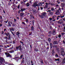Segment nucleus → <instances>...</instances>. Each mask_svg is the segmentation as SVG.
<instances>
[{
  "instance_id": "1",
  "label": "nucleus",
  "mask_w": 65,
  "mask_h": 65,
  "mask_svg": "<svg viewBox=\"0 0 65 65\" xmlns=\"http://www.w3.org/2000/svg\"><path fill=\"white\" fill-rule=\"evenodd\" d=\"M8 25L9 26H10V27L12 25V21H10L8 22Z\"/></svg>"
},
{
  "instance_id": "2",
  "label": "nucleus",
  "mask_w": 65,
  "mask_h": 65,
  "mask_svg": "<svg viewBox=\"0 0 65 65\" xmlns=\"http://www.w3.org/2000/svg\"><path fill=\"white\" fill-rule=\"evenodd\" d=\"M5 54L6 55L7 57H11V56L8 53L6 52L5 53Z\"/></svg>"
},
{
  "instance_id": "3",
  "label": "nucleus",
  "mask_w": 65,
  "mask_h": 65,
  "mask_svg": "<svg viewBox=\"0 0 65 65\" xmlns=\"http://www.w3.org/2000/svg\"><path fill=\"white\" fill-rule=\"evenodd\" d=\"M37 6H38V5L37 4L36 2H35L34 3L33 5L32 6L33 7H36Z\"/></svg>"
},
{
  "instance_id": "4",
  "label": "nucleus",
  "mask_w": 65,
  "mask_h": 65,
  "mask_svg": "<svg viewBox=\"0 0 65 65\" xmlns=\"http://www.w3.org/2000/svg\"><path fill=\"white\" fill-rule=\"evenodd\" d=\"M3 62V58L0 57V63L1 64H2V63Z\"/></svg>"
},
{
  "instance_id": "5",
  "label": "nucleus",
  "mask_w": 65,
  "mask_h": 65,
  "mask_svg": "<svg viewBox=\"0 0 65 65\" xmlns=\"http://www.w3.org/2000/svg\"><path fill=\"white\" fill-rule=\"evenodd\" d=\"M58 24H61V23L62 24L63 23V20L61 19L60 20L58 21Z\"/></svg>"
},
{
  "instance_id": "6",
  "label": "nucleus",
  "mask_w": 65,
  "mask_h": 65,
  "mask_svg": "<svg viewBox=\"0 0 65 65\" xmlns=\"http://www.w3.org/2000/svg\"><path fill=\"white\" fill-rule=\"evenodd\" d=\"M32 11L33 13H37V11L35 9H33L32 10Z\"/></svg>"
},
{
  "instance_id": "7",
  "label": "nucleus",
  "mask_w": 65,
  "mask_h": 65,
  "mask_svg": "<svg viewBox=\"0 0 65 65\" xmlns=\"http://www.w3.org/2000/svg\"><path fill=\"white\" fill-rule=\"evenodd\" d=\"M56 34V30H53V32H52L53 35H55Z\"/></svg>"
},
{
  "instance_id": "8",
  "label": "nucleus",
  "mask_w": 65,
  "mask_h": 65,
  "mask_svg": "<svg viewBox=\"0 0 65 65\" xmlns=\"http://www.w3.org/2000/svg\"><path fill=\"white\" fill-rule=\"evenodd\" d=\"M42 14L44 17H45L46 15V13L45 12H44Z\"/></svg>"
},
{
  "instance_id": "9",
  "label": "nucleus",
  "mask_w": 65,
  "mask_h": 65,
  "mask_svg": "<svg viewBox=\"0 0 65 65\" xmlns=\"http://www.w3.org/2000/svg\"><path fill=\"white\" fill-rule=\"evenodd\" d=\"M20 32H19V31H18L17 32L16 35H17L18 37H19V36H19V34H20Z\"/></svg>"
},
{
  "instance_id": "10",
  "label": "nucleus",
  "mask_w": 65,
  "mask_h": 65,
  "mask_svg": "<svg viewBox=\"0 0 65 65\" xmlns=\"http://www.w3.org/2000/svg\"><path fill=\"white\" fill-rule=\"evenodd\" d=\"M24 14H25V13H21L20 14V16L21 17H23V15H24Z\"/></svg>"
},
{
  "instance_id": "11",
  "label": "nucleus",
  "mask_w": 65,
  "mask_h": 65,
  "mask_svg": "<svg viewBox=\"0 0 65 65\" xmlns=\"http://www.w3.org/2000/svg\"><path fill=\"white\" fill-rule=\"evenodd\" d=\"M19 50L20 51H22V46H21V45H20L19 46Z\"/></svg>"
},
{
  "instance_id": "12",
  "label": "nucleus",
  "mask_w": 65,
  "mask_h": 65,
  "mask_svg": "<svg viewBox=\"0 0 65 65\" xmlns=\"http://www.w3.org/2000/svg\"><path fill=\"white\" fill-rule=\"evenodd\" d=\"M62 64H65V57L62 60Z\"/></svg>"
},
{
  "instance_id": "13",
  "label": "nucleus",
  "mask_w": 65,
  "mask_h": 65,
  "mask_svg": "<svg viewBox=\"0 0 65 65\" xmlns=\"http://www.w3.org/2000/svg\"><path fill=\"white\" fill-rule=\"evenodd\" d=\"M65 4L64 3H62L61 5V7H64V5H65Z\"/></svg>"
},
{
  "instance_id": "14",
  "label": "nucleus",
  "mask_w": 65,
  "mask_h": 65,
  "mask_svg": "<svg viewBox=\"0 0 65 65\" xmlns=\"http://www.w3.org/2000/svg\"><path fill=\"white\" fill-rule=\"evenodd\" d=\"M39 17H41V19H43L44 18V16L42 14V15H39Z\"/></svg>"
},
{
  "instance_id": "15",
  "label": "nucleus",
  "mask_w": 65,
  "mask_h": 65,
  "mask_svg": "<svg viewBox=\"0 0 65 65\" xmlns=\"http://www.w3.org/2000/svg\"><path fill=\"white\" fill-rule=\"evenodd\" d=\"M61 54L62 56H64V55H65V52H61Z\"/></svg>"
},
{
  "instance_id": "16",
  "label": "nucleus",
  "mask_w": 65,
  "mask_h": 65,
  "mask_svg": "<svg viewBox=\"0 0 65 65\" xmlns=\"http://www.w3.org/2000/svg\"><path fill=\"white\" fill-rule=\"evenodd\" d=\"M60 13V11H59V10H57L55 14H59Z\"/></svg>"
},
{
  "instance_id": "17",
  "label": "nucleus",
  "mask_w": 65,
  "mask_h": 65,
  "mask_svg": "<svg viewBox=\"0 0 65 65\" xmlns=\"http://www.w3.org/2000/svg\"><path fill=\"white\" fill-rule=\"evenodd\" d=\"M51 10L52 11H55V9H54V8L53 7H52L51 8Z\"/></svg>"
},
{
  "instance_id": "18",
  "label": "nucleus",
  "mask_w": 65,
  "mask_h": 65,
  "mask_svg": "<svg viewBox=\"0 0 65 65\" xmlns=\"http://www.w3.org/2000/svg\"><path fill=\"white\" fill-rule=\"evenodd\" d=\"M10 35V33H9L8 32H7L6 33V35L8 37V36H9V35Z\"/></svg>"
},
{
  "instance_id": "19",
  "label": "nucleus",
  "mask_w": 65,
  "mask_h": 65,
  "mask_svg": "<svg viewBox=\"0 0 65 65\" xmlns=\"http://www.w3.org/2000/svg\"><path fill=\"white\" fill-rule=\"evenodd\" d=\"M14 51L13 50H12L9 52H8L9 53H14Z\"/></svg>"
},
{
  "instance_id": "20",
  "label": "nucleus",
  "mask_w": 65,
  "mask_h": 65,
  "mask_svg": "<svg viewBox=\"0 0 65 65\" xmlns=\"http://www.w3.org/2000/svg\"><path fill=\"white\" fill-rule=\"evenodd\" d=\"M26 9H25V8L23 9L22 8H21V9L20 11H21V12L23 11H24V10H26Z\"/></svg>"
},
{
  "instance_id": "21",
  "label": "nucleus",
  "mask_w": 65,
  "mask_h": 65,
  "mask_svg": "<svg viewBox=\"0 0 65 65\" xmlns=\"http://www.w3.org/2000/svg\"><path fill=\"white\" fill-rule=\"evenodd\" d=\"M8 39L9 40H10L11 39V36L10 35H9L8 37Z\"/></svg>"
},
{
  "instance_id": "22",
  "label": "nucleus",
  "mask_w": 65,
  "mask_h": 65,
  "mask_svg": "<svg viewBox=\"0 0 65 65\" xmlns=\"http://www.w3.org/2000/svg\"><path fill=\"white\" fill-rule=\"evenodd\" d=\"M48 3H46V5L45 6V8H47V7H48Z\"/></svg>"
},
{
  "instance_id": "23",
  "label": "nucleus",
  "mask_w": 65,
  "mask_h": 65,
  "mask_svg": "<svg viewBox=\"0 0 65 65\" xmlns=\"http://www.w3.org/2000/svg\"><path fill=\"white\" fill-rule=\"evenodd\" d=\"M60 52H61V53L62 52H64V49H63V48H61Z\"/></svg>"
},
{
  "instance_id": "24",
  "label": "nucleus",
  "mask_w": 65,
  "mask_h": 65,
  "mask_svg": "<svg viewBox=\"0 0 65 65\" xmlns=\"http://www.w3.org/2000/svg\"><path fill=\"white\" fill-rule=\"evenodd\" d=\"M57 44V41H55L53 42V44Z\"/></svg>"
},
{
  "instance_id": "25",
  "label": "nucleus",
  "mask_w": 65,
  "mask_h": 65,
  "mask_svg": "<svg viewBox=\"0 0 65 65\" xmlns=\"http://www.w3.org/2000/svg\"><path fill=\"white\" fill-rule=\"evenodd\" d=\"M56 50H57V51L58 52H60V49L59 48H57L56 49Z\"/></svg>"
},
{
  "instance_id": "26",
  "label": "nucleus",
  "mask_w": 65,
  "mask_h": 65,
  "mask_svg": "<svg viewBox=\"0 0 65 65\" xmlns=\"http://www.w3.org/2000/svg\"><path fill=\"white\" fill-rule=\"evenodd\" d=\"M34 27H33V26H31V30H32V31L34 30Z\"/></svg>"
},
{
  "instance_id": "27",
  "label": "nucleus",
  "mask_w": 65,
  "mask_h": 65,
  "mask_svg": "<svg viewBox=\"0 0 65 65\" xmlns=\"http://www.w3.org/2000/svg\"><path fill=\"white\" fill-rule=\"evenodd\" d=\"M50 48H52V47H53V45H52V44L51 43L50 44Z\"/></svg>"
},
{
  "instance_id": "28",
  "label": "nucleus",
  "mask_w": 65,
  "mask_h": 65,
  "mask_svg": "<svg viewBox=\"0 0 65 65\" xmlns=\"http://www.w3.org/2000/svg\"><path fill=\"white\" fill-rule=\"evenodd\" d=\"M29 5H30V4H29V3H27L26 4V6H27V7H28V6H29Z\"/></svg>"
},
{
  "instance_id": "29",
  "label": "nucleus",
  "mask_w": 65,
  "mask_h": 65,
  "mask_svg": "<svg viewBox=\"0 0 65 65\" xmlns=\"http://www.w3.org/2000/svg\"><path fill=\"white\" fill-rule=\"evenodd\" d=\"M55 61H58L59 62L60 61V59H55Z\"/></svg>"
},
{
  "instance_id": "30",
  "label": "nucleus",
  "mask_w": 65,
  "mask_h": 65,
  "mask_svg": "<svg viewBox=\"0 0 65 65\" xmlns=\"http://www.w3.org/2000/svg\"><path fill=\"white\" fill-rule=\"evenodd\" d=\"M38 5L39 6H42V3H39Z\"/></svg>"
},
{
  "instance_id": "31",
  "label": "nucleus",
  "mask_w": 65,
  "mask_h": 65,
  "mask_svg": "<svg viewBox=\"0 0 65 65\" xmlns=\"http://www.w3.org/2000/svg\"><path fill=\"white\" fill-rule=\"evenodd\" d=\"M52 53H55V52L54 51V48L53 49V50H52Z\"/></svg>"
},
{
  "instance_id": "32",
  "label": "nucleus",
  "mask_w": 65,
  "mask_h": 65,
  "mask_svg": "<svg viewBox=\"0 0 65 65\" xmlns=\"http://www.w3.org/2000/svg\"><path fill=\"white\" fill-rule=\"evenodd\" d=\"M60 16H57V20H58L59 19V18H60Z\"/></svg>"
},
{
  "instance_id": "33",
  "label": "nucleus",
  "mask_w": 65,
  "mask_h": 65,
  "mask_svg": "<svg viewBox=\"0 0 65 65\" xmlns=\"http://www.w3.org/2000/svg\"><path fill=\"white\" fill-rule=\"evenodd\" d=\"M4 38L6 39V40H7V39H8V37H7V36H6Z\"/></svg>"
},
{
  "instance_id": "34",
  "label": "nucleus",
  "mask_w": 65,
  "mask_h": 65,
  "mask_svg": "<svg viewBox=\"0 0 65 65\" xmlns=\"http://www.w3.org/2000/svg\"><path fill=\"white\" fill-rule=\"evenodd\" d=\"M12 27H14L15 26V24L14 23H13V24H12Z\"/></svg>"
},
{
  "instance_id": "35",
  "label": "nucleus",
  "mask_w": 65,
  "mask_h": 65,
  "mask_svg": "<svg viewBox=\"0 0 65 65\" xmlns=\"http://www.w3.org/2000/svg\"><path fill=\"white\" fill-rule=\"evenodd\" d=\"M50 14H51V15H53V12H50Z\"/></svg>"
},
{
  "instance_id": "36",
  "label": "nucleus",
  "mask_w": 65,
  "mask_h": 65,
  "mask_svg": "<svg viewBox=\"0 0 65 65\" xmlns=\"http://www.w3.org/2000/svg\"><path fill=\"white\" fill-rule=\"evenodd\" d=\"M48 41L49 42H51V39L50 38H49L48 39Z\"/></svg>"
},
{
  "instance_id": "37",
  "label": "nucleus",
  "mask_w": 65,
  "mask_h": 65,
  "mask_svg": "<svg viewBox=\"0 0 65 65\" xmlns=\"http://www.w3.org/2000/svg\"><path fill=\"white\" fill-rule=\"evenodd\" d=\"M55 57H58V55L57 54H56V55H55Z\"/></svg>"
},
{
  "instance_id": "38",
  "label": "nucleus",
  "mask_w": 65,
  "mask_h": 65,
  "mask_svg": "<svg viewBox=\"0 0 65 65\" xmlns=\"http://www.w3.org/2000/svg\"><path fill=\"white\" fill-rule=\"evenodd\" d=\"M13 47H12L9 48V50H12V49L13 48Z\"/></svg>"
},
{
  "instance_id": "39",
  "label": "nucleus",
  "mask_w": 65,
  "mask_h": 65,
  "mask_svg": "<svg viewBox=\"0 0 65 65\" xmlns=\"http://www.w3.org/2000/svg\"><path fill=\"white\" fill-rule=\"evenodd\" d=\"M64 34H65V33L64 32L61 33V35L62 36L64 35Z\"/></svg>"
},
{
  "instance_id": "40",
  "label": "nucleus",
  "mask_w": 65,
  "mask_h": 65,
  "mask_svg": "<svg viewBox=\"0 0 65 65\" xmlns=\"http://www.w3.org/2000/svg\"><path fill=\"white\" fill-rule=\"evenodd\" d=\"M49 34H52V31H49Z\"/></svg>"
},
{
  "instance_id": "41",
  "label": "nucleus",
  "mask_w": 65,
  "mask_h": 65,
  "mask_svg": "<svg viewBox=\"0 0 65 65\" xmlns=\"http://www.w3.org/2000/svg\"><path fill=\"white\" fill-rule=\"evenodd\" d=\"M49 19H50V21H51L52 20H53V18H49Z\"/></svg>"
},
{
  "instance_id": "42",
  "label": "nucleus",
  "mask_w": 65,
  "mask_h": 65,
  "mask_svg": "<svg viewBox=\"0 0 65 65\" xmlns=\"http://www.w3.org/2000/svg\"><path fill=\"white\" fill-rule=\"evenodd\" d=\"M19 46L16 47V48L17 50H18V49H19Z\"/></svg>"
},
{
  "instance_id": "43",
  "label": "nucleus",
  "mask_w": 65,
  "mask_h": 65,
  "mask_svg": "<svg viewBox=\"0 0 65 65\" xmlns=\"http://www.w3.org/2000/svg\"><path fill=\"white\" fill-rule=\"evenodd\" d=\"M14 22L15 23V22H16V21H17V20L16 19H14Z\"/></svg>"
},
{
  "instance_id": "44",
  "label": "nucleus",
  "mask_w": 65,
  "mask_h": 65,
  "mask_svg": "<svg viewBox=\"0 0 65 65\" xmlns=\"http://www.w3.org/2000/svg\"><path fill=\"white\" fill-rule=\"evenodd\" d=\"M54 17V16H53L52 17V18L53 19V20H54V19H55V17Z\"/></svg>"
},
{
  "instance_id": "45",
  "label": "nucleus",
  "mask_w": 65,
  "mask_h": 65,
  "mask_svg": "<svg viewBox=\"0 0 65 65\" xmlns=\"http://www.w3.org/2000/svg\"><path fill=\"white\" fill-rule=\"evenodd\" d=\"M61 37V35H59L58 36V37L59 38H60V37Z\"/></svg>"
},
{
  "instance_id": "46",
  "label": "nucleus",
  "mask_w": 65,
  "mask_h": 65,
  "mask_svg": "<svg viewBox=\"0 0 65 65\" xmlns=\"http://www.w3.org/2000/svg\"><path fill=\"white\" fill-rule=\"evenodd\" d=\"M5 23H7V22H8V20H7L6 21H5Z\"/></svg>"
},
{
  "instance_id": "47",
  "label": "nucleus",
  "mask_w": 65,
  "mask_h": 65,
  "mask_svg": "<svg viewBox=\"0 0 65 65\" xmlns=\"http://www.w3.org/2000/svg\"><path fill=\"white\" fill-rule=\"evenodd\" d=\"M1 33L2 34H3L4 33V32L3 31H2Z\"/></svg>"
},
{
  "instance_id": "48",
  "label": "nucleus",
  "mask_w": 65,
  "mask_h": 65,
  "mask_svg": "<svg viewBox=\"0 0 65 65\" xmlns=\"http://www.w3.org/2000/svg\"><path fill=\"white\" fill-rule=\"evenodd\" d=\"M11 33L12 34L14 35V34L13 33V32H12V31H11Z\"/></svg>"
},
{
  "instance_id": "49",
  "label": "nucleus",
  "mask_w": 65,
  "mask_h": 65,
  "mask_svg": "<svg viewBox=\"0 0 65 65\" xmlns=\"http://www.w3.org/2000/svg\"><path fill=\"white\" fill-rule=\"evenodd\" d=\"M46 43L47 44V45H48L49 44H48V42H46Z\"/></svg>"
},
{
  "instance_id": "50",
  "label": "nucleus",
  "mask_w": 65,
  "mask_h": 65,
  "mask_svg": "<svg viewBox=\"0 0 65 65\" xmlns=\"http://www.w3.org/2000/svg\"><path fill=\"white\" fill-rule=\"evenodd\" d=\"M59 10V11H59V12H60H60H61V9H60V10Z\"/></svg>"
},
{
  "instance_id": "51",
  "label": "nucleus",
  "mask_w": 65,
  "mask_h": 65,
  "mask_svg": "<svg viewBox=\"0 0 65 65\" xmlns=\"http://www.w3.org/2000/svg\"><path fill=\"white\" fill-rule=\"evenodd\" d=\"M18 9L20 8V5H18Z\"/></svg>"
},
{
  "instance_id": "52",
  "label": "nucleus",
  "mask_w": 65,
  "mask_h": 65,
  "mask_svg": "<svg viewBox=\"0 0 65 65\" xmlns=\"http://www.w3.org/2000/svg\"><path fill=\"white\" fill-rule=\"evenodd\" d=\"M9 65H14V64H11V63H10L9 64Z\"/></svg>"
},
{
  "instance_id": "53",
  "label": "nucleus",
  "mask_w": 65,
  "mask_h": 65,
  "mask_svg": "<svg viewBox=\"0 0 65 65\" xmlns=\"http://www.w3.org/2000/svg\"><path fill=\"white\" fill-rule=\"evenodd\" d=\"M52 21L53 22H54V21H56V20L55 19H53V20Z\"/></svg>"
},
{
  "instance_id": "54",
  "label": "nucleus",
  "mask_w": 65,
  "mask_h": 65,
  "mask_svg": "<svg viewBox=\"0 0 65 65\" xmlns=\"http://www.w3.org/2000/svg\"><path fill=\"white\" fill-rule=\"evenodd\" d=\"M22 23L23 24H24L25 25V22H22Z\"/></svg>"
},
{
  "instance_id": "55",
  "label": "nucleus",
  "mask_w": 65,
  "mask_h": 65,
  "mask_svg": "<svg viewBox=\"0 0 65 65\" xmlns=\"http://www.w3.org/2000/svg\"><path fill=\"white\" fill-rule=\"evenodd\" d=\"M41 61H42L41 62V63H42V64H43V61L42 60H41Z\"/></svg>"
},
{
  "instance_id": "56",
  "label": "nucleus",
  "mask_w": 65,
  "mask_h": 65,
  "mask_svg": "<svg viewBox=\"0 0 65 65\" xmlns=\"http://www.w3.org/2000/svg\"><path fill=\"white\" fill-rule=\"evenodd\" d=\"M13 43L14 44L15 43V41H13Z\"/></svg>"
},
{
  "instance_id": "57",
  "label": "nucleus",
  "mask_w": 65,
  "mask_h": 65,
  "mask_svg": "<svg viewBox=\"0 0 65 65\" xmlns=\"http://www.w3.org/2000/svg\"><path fill=\"white\" fill-rule=\"evenodd\" d=\"M35 51L36 52H37V51H38V49H37V50H36Z\"/></svg>"
},
{
  "instance_id": "58",
  "label": "nucleus",
  "mask_w": 65,
  "mask_h": 65,
  "mask_svg": "<svg viewBox=\"0 0 65 65\" xmlns=\"http://www.w3.org/2000/svg\"><path fill=\"white\" fill-rule=\"evenodd\" d=\"M31 64L33 63V61H32V60L31 61Z\"/></svg>"
},
{
  "instance_id": "59",
  "label": "nucleus",
  "mask_w": 65,
  "mask_h": 65,
  "mask_svg": "<svg viewBox=\"0 0 65 65\" xmlns=\"http://www.w3.org/2000/svg\"><path fill=\"white\" fill-rule=\"evenodd\" d=\"M64 29H63V30L64 31H65V26H64Z\"/></svg>"
},
{
  "instance_id": "60",
  "label": "nucleus",
  "mask_w": 65,
  "mask_h": 65,
  "mask_svg": "<svg viewBox=\"0 0 65 65\" xmlns=\"http://www.w3.org/2000/svg\"><path fill=\"white\" fill-rule=\"evenodd\" d=\"M54 17H55V19H56V18H57V16L54 15Z\"/></svg>"
},
{
  "instance_id": "61",
  "label": "nucleus",
  "mask_w": 65,
  "mask_h": 65,
  "mask_svg": "<svg viewBox=\"0 0 65 65\" xmlns=\"http://www.w3.org/2000/svg\"><path fill=\"white\" fill-rule=\"evenodd\" d=\"M2 26V24H0V27H1Z\"/></svg>"
},
{
  "instance_id": "62",
  "label": "nucleus",
  "mask_w": 65,
  "mask_h": 65,
  "mask_svg": "<svg viewBox=\"0 0 65 65\" xmlns=\"http://www.w3.org/2000/svg\"><path fill=\"white\" fill-rule=\"evenodd\" d=\"M26 22L27 23L28 22V19H27L26 20Z\"/></svg>"
},
{
  "instance_id": "63",
  "label": "nucleus",
  "mask_w": 65,
  "mask_h": 65,
  "mask_svg": "<svg viewBox=\"0 0 65 65\" xmlns=\"http://www.w3.org/2000/svg\"><path fill=\"white\" fill-rule=\"evenodd\" d=\"M50 29H52V26H50Z\"/></svg>"
},
{
  "instance_id": "64",
  "label": "nucleus",
  "mask_w": 65,
  "mask_h": 65,
  "mask_svg": "<svg viewBox=\"0 0 65 65\" xmlns=\"http://www.w3.org/2000/svg\"><path fill=\"white\" fill-rule=\"evenodd\" d=\"M10 29H11V30H13V28H11Z\"/></svg>"
}]
</instances>
